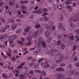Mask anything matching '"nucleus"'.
<instances>
[{"label": "nucleus", "instance_id": "obj_43", "mask_svg": "<svg viewBox=\"0 0 79 79\" xmlns=\"http://www.w3.org/2000/svg\"><path fill=\"white\" fill-rule=\"evenodd\" d=\"M19 78L20 79L24 78V77H25V76H24V75H22L21 74L19 75Z\"/></svg>", "mask_w": 79, "mask_h": 79}, {"label": "nucleus", "instance_id": "obj_6", "mask_svg": "<svg viewBox=\"0 0 79 79\" xmlns=\"http://www.w3.org/2000/svg\"><path fill=\"white\" fill-rule=\"evenodd\" d=\"M39 31H35V32H34L33 34V36L34 37H37L39 35Z\"/></svg>", "mask_w": 79, "mask_h": 79}, {"label": "nucleus", "instance_id": "obj_54", "mask_svg": "<svg viewBox=\"0 0 79 79\" xmlns=\"http://www.w3.org/2000/svg\"><path fill=\"white\" fill-rule=\"evenodd\" d=\"M17 14L18 15H20L21 14V12L20 11H18L17 12Z\"/></svg>", "mask_w": 79, "mask_h": 79}, {"label": "nucleus", "instance_id": "obj_52", "mask_svg": "<svg viewBox=\"0 0 79 79\" xmlns=\"http://www.w3.org/2000/svg\"><path fill=\"white\" fill-rule=\"evenodd\" d=\"M75 75L77 76H79V72L77 71L75 72Z\"/></svg>", "mask_w": 79, "mask_h": 79}, {"label": "nucleus", "instance_id": "obj_36", "mask_svg": "<svg viewBox=\"0 0 79 79\" xmlns=\"http://www.w3.org/2000/svg\"><path fill=\"white\" fill-rule=\"evenodd\" d=\"M61 40H59L57 41V43H56V44L58 46H59V45H61Z\"/></svg>", "mask_w": 79, "mask_h": 79}, {"label": "nucleus", "instance_id": "obj_12", "mask_svg": "<svg viewBox=\"0 0 79 79\" xmlns=\"http://www.w3.org/2000/svg\"><path fill=\"white\" fill-rule=\"evenodd\" d=\"M3 37L2 36V35H0V40H3L4 39V38H6V37H8V35L7 34H5L4 35H3Z\"/></svg>", "mask_w": 79, "mask_h": 79}, {"label": "nucleus", "instance_id": "obj_31", "mask_svg": "<svg viewBox=\"0 0 79 79\" xmlns=\"http://www.w3.org/2000/svg\"><path fill=\"white\" fill-rule=\"evenodd\" d=\"M39 30L41 32H44V28L41 27L40 28Z\"/></svg>", "mask_w": 79, "mask_h": 79}, {"label": "nucleus", "instance_id": "obj_30", "mask_svg": "<svg viewBox=\"0 0 79 79\" xmlns=\"http://www.w3.org/2000/svg\"><path fill=\"white\" fill-rule=\"evenodd\" d=\"M62 37H63L62 35L60 34L57 36V39H61L62 38Z\"/></svg>", "mask_w": 79, "mask_h": 79}, {"label": "nucleus", "instance_id": "obj_40", "mask_svg": "<svg viewBox=\"0 0 79 79\" xmlns=\"http://www.w3.org/2000/svg\"><path fill=\"white\" fill-rule=\"evenodd\" d=\"M60 65V67H63L66 66V64H65L64 63H61Z\"/></svg>", "mask_w": 79, "mask_h": 79}, {"label": "nucleus", "instance_id": "obj_41", "mask_svg": "<svg viewBox=\"0 0 79 79\" xmlns=\"http://www.w3.org/2000/svg\"><path fill=\"white\" fill-rule=\"evenodd\" d=\"M44 12H47L48 11V9L47 8H44L43 9Z\"/></svg>", "mask_w": 79, "mask_h": 79}, {"label": "nucleus", "instance_id": "obj_44", "mask_svg": "<svg viewBox=\"0 0 79 79\" xmlns=\"http://www.w3.org/2000/svg\"><path fill=\"white\" fill-rule=\"evenodd\" d=\"M52 40V37H50L49 38V39L48 40L47 42H48V43H50V42L51 40Z\"/></svg>", "mask_w": 79, "mask_h": 79}, {"label": "nucleus", "instance_id": "obj_22", "mask_svg": "<svg viewBox=\"0 0 79 79\" xmlns=\"http://www.w3.org/2000/svg\"><path fill=\"white\" fill-rule=\"evenodd\" d=\"M64 58V56L63 55V54H60V58L59 59V60L61 61V62L63 61V59Z\"/></svg>", "mask_w": 79, "mask_h": 79}, {"label": "nucleus", "instance_id": "obj_55", "mask_svg": "<svg viewBox=\"0 0 79 79\" xmlns=\"http://www.w3.org/2000/svg\"><path fill=\"white\" fill-rule=\"evenodd\" d=\"M75 66L76 67H79V62L77 63L76 64Z\"/></svg>", "mask_w": 79, "mask_h": 79}, {"label": "nucleus", "instance_id": "obj_16", "mask_svg": "<svg viewBox=\"0 0 79 79\" xmlns=\"http://www.w3.org/2000/svg\"><path fill=\"white\" fill-rule=\"evenodd\" d=\"M29 3V2L28 1H20V4H24V3Z\"/></svg>", "mask_w": 79, "mask_h": 79}, {"label": "nucleus", "instance_id": "obj_48", "mask_svg": "<svg viewBox=\"0 0 79 79\" xmlns=\"http://www.w3.org/2000/svg\"><path fill=\"white\" fill-rule=\"evenodd\" d=\"M76 48H77V47L76 46H74L73 47V51L74 52H75V50H76Z\"/></svg>", "mask_w": 79, "mask_h": 79}, {"label": "nucleus", "instance_id": "obj_62", "mask_svg": "<svg viewBox=\"0 0 79 79\" xmlns=\"http://www.w3.org/2000/svg\"><path fill=\"white\" fill-rule=\"evenodd\" d=\"M74 17L75 18H77V13H75L74 15Z\"/></svg>", "mask_w": 79, "mask_h": 79}, {"label": "nucleus", "instance_id": "obj_64", "mask_svg": "<svg viewBox=\"0 0 79 79\" xmlns=\"http://www.w3.org/2000/svg\"><path fill=\"white\" fill-rule=\"evenodd\" d=\"M46 63V64H48V59H45Z\"/></svg>", "mask_w": 79, "mask_h": 79}, {"label": "nucleus", "instance_id": "obj_37", "mask_svg": "<svg viewBox=\"0 0 79 79\" xmlns=\"http://www.w3.org/2000/svg\"><path fill=\"white\" fill-rule=\"evenodd\" d=\"M6 29H5V28H3L0 31L1 32H6Z\"/></svg>", "mask_w": 79, "mask_h": 79}, {"label": "nucleus", "instance_id": "obj_15", "mask_svg": "<svg viewBox=\"0 0 79 79\" xmlns=\"http://www.w3.org/2000/svg\"><path fill=\"white\" fill-rule=\"evenodd\" d=\"M18 26V25L17 24H14V25H12L11 26V29L12 30H15L17 27Z\"/></svg>", "mask_w": 79, "mask_h": 79}, {"label": "nucleus", "instance_id": "obj_18", "mask_svg": "<svg viewBox=\"0 0 79 79\" xmlns=\"http://www.w3.org/2000/svg\"><path fill=\"white\" fill-rule=\"evenodd\" d=\"M58 8L59 10H61L63 8V5L62 4H59L58 6Z\"/></svg>", "mask_w": 79, "mask_h": 79}, {"label": "nucleus", "instance_id": "obj_24", "mask_svg": "<svg viewBox=\"0 0 79 79\" xmlns=\"http://www.w3.org/2000/svg\"><path fill=\"white\" fill-rule=\"evenodd\" d=\"M56 68V64H54V65H52L50 67V69H55Z\"/></svg>", "mask_w": 79, "mask_h": 79}, {"label": "nucleus", "instance_id": "obj_58", "mask_svg": "<svg viewBox=\"0 0 79 79\" xmlns=\"http://www.w3.org/2000/svg\"><path fill=\"white\" fill-rule=\"evenodd\" d=\"M41 64L42 66H44L45 64V63L44 62L41 63Z\"/></svg>", "mask_w": 79, "mask_h": 79}, {"label": "nucleus", "instance_id": "obj_26", "mask_svg": "<svg viewBox=\"0 0 79 79\" xmlns=\"http://www.w3.org/2000/svg\"><path fill=\"white\" fill-rule=\"evenodd\" d=\"M75 71L73 70H72L71 71H70L69 72V74L70 75H73L74 74V72Z\"/></svg>", "mask_w": 79, "mask_h": 79}, {"label": "nucleus", "instance_id": "obj_33", "mask_svg": "<svg viewBox=\"0 0 79 79\" xmlns=\"http://www.w3.org/2000/svg\"><path fill=\"white\" fill-rule=\"evenodd\" d=\"M70 26L71 27H75L76 25H75V24H74L73 22H71L70 23Z\"/></svg>", "mask_w": 79, "mask_h": 79}, {"label": "nucleus", "instance_id": "obj_49", "mask_svg": "<svg viewBox=\"0 0 79 79\" xmlns=\"http://www.w3.org/2000/svg\"><path fill=\"white\" fill-rule=\"evenodd\" d=\"M34 71L35 73H40V71L39 70H34Z\"/></svg>", "mask_w": 79, "mask_h": 79}, {"label": "nucleus", "instance_id": "obj_10", "mask_svg": "<svg viewBox=\"0 0 79 79\" xmlns=\"http://www.w3.org/2000/svg\"><path fill=\"white\" fill-rule=\"evenodd\" d=\"M71 3H72V1L71 0H67L65 2V4L66 5H70Z\"/></svg>", "mask_w": 79, "mask_h": 79}, {"label": "nucleus", "instance_id": "obj_23", "mask_svg": "<svg viewBox=\"0 0 79 79\" xmlns=\"http://www.w3.org/2000/svg\"><path fill=\"white\" fill-rule=\"evenodd\" d=\"M61 48L62 50H64L65 48V44L63 43H61Z\"/></svg>", "mask_w": 79, "mask_h": 79}, {"label": "nucleus", "instance_id": "obj_32", "mask_svg": "<svg viewBox=\"0 0 79 79\" xmlns=\"http://www.w3.org/2000/svg\"><path fill=\"white\" fill-rule=\"evenodd\" d=\"M74 18L72 17L69 18L68 20V23H71V21H72L73 20H74Z\"/></svg>", "mask_w": 79, "mask_h": 79}, {"label": "nucleus", "instance_id": "obj_50", "mask_svg": "<svg viewBox=\"0 0 79 79\" xmlns=\"http://www.w3.org/2000/svg\"><path fill=\"white\" fill-rule=\"evenodd\" d=\"M15 61H16V58L14 57H12L11 61L12 62H14Z\"/></svg>", "mask_w": 79, "mask_h": 79}, {"label": "nucleus", "instance_id": "obj_35", "mask_svg": "<svg viewBox=\"0 0 79 79\" xmlns=\"http://www.w3.org/2000/svg\"><path fill=\"white\" fill-rule=\"evenodd\" d=\"M23 66L22 65H20L19 66H18L17 68L18 70H21L22 69H23Z\"/></svg>", "mask_w": 79, "mask_h": 79}, {"label": "nucleus", "instance_id": "obj_5", "mask_svg": "<svg viewBox=\"0 0 79 79\" xmlns=\"http://www.w3.org/2000/svg\"><path fill=\"white\" fill-rule=\"evenodd\" d=\"M65 8L69 11H71L73 10V7L71 6H66Z\"/></svg>", "mask_w": 79, "mask_h": 79}, {"label": "nucleus", "instance_id": "obj_1", "mask_svg": "<svg viewBox=\"0 0 79 79\" xmlns=\"http://www.w3.org/2000/svg\"><path fill=\"white\" fill-rule=\"evenodd\" d=\"M53 25V23L52 21H49L48 23L45 25V29L47 31H55L56 29V27Z\"/></svg>", "mask_w": 79, "mask_h": 79}, {"label": "nucleus", "instance_id": "obj_9", "mask_svg": "<svg viewBox=\"0 0 79 79\" xmlns=\"http://www.w3.org/2000/svg\"><path fill=\"white\" fill-rule=\"evenodd\" d=\"M69 38L71 40H74V37L73 36V34L70 33L69 35Z\"/></svg>", "mask_w": 79, "mask_h": 79}, {"label": "nucleus", "instance_id": "obj_28", "mask_svg": "<svg viewBox=\"0 0 79 79\" xmlns=\"http://www.w3.org/2000/svg\"><path fill=\"white\" fill-rule=\"evenodd\" d=\"M9 5L10 6H13L15 5V2L14 1H10L9 2Z\"/></svg>", "mask_w": 79, "mask_h": 79}, {"label": "nucleus", "instance_id": "obj_7", "mask_svg": "<svg viewBox=\"0 0 79 79\" xmlns=\"http://www.w3.org/2000/svg\"><path fill=\"white\" fill-rule=\"evenodd\" d=\"M64 77V74H60L56 77V79H62Z\"/></svg>", "mask_w": 79, "mask_h": 79}, {"label": "nucleus", "instance_id": "obj_25", "mask_svg": "<svg viewBox=\"0 0 79 79\" xmlns=\"http://www.w3.org/2000/svg\"><path fill=\"white\" fill-rule=\"evenodd\" d=\"M18 17L20 18H23V19H25L26 18V16L24 15H19L18 16Z\"/></svg>", "mask_w": 79, "mask_h": 79}, {"label": "nucleus", "instance_id": "obj_46", "mask_svg": "<svg viewBox=\"0 0 79 79\" xmlns=\"http://www.w3.org/2000/svg\"><path fill=\"white\" fill-rule=\"evenodd\" d=\"M44 60V58H40V59L38 61V63H41V61H43V60Z\"/></svg>", "mask_w": 79, "mask_h": 79}, {"label": "nucleus", "instance_id": "obj_4", "mask_svg": "<svg viewBox=\"0 0 79 79\" xmlns=\"http://www.w3.org/2000/svg\"><path fill=\"white\" fill-rule=\"evenodd\" d=\"M33 23H34V24H36L35 26V27L36 28V29H39V28H40V24L37 22L36 21H35L33 22Z\"/></svg>", "mask_w": 79, "mask_h": 79}, {"label": "nucleus", "instance_id": "obj_53", "mask_svg": "<svg viewBox=\"0 0 79 79\" xmlns=\"http://www.w3.org/2000/svg\"><path fill=\"white\" fill-rule=\"evenodd\" d=\"M9 27H10V25H7L5 27H4V28H5V29H9Z\"/></svg>", "mask_w": 79, "mask_h": 79}, {"label": "nucleus", "instance_id": "obj_39", "mask_svg": "<svg viewBox=\"0 0 79 79\" xmlns=\"http://www.w3.org/2000/svg\"><path fill=\"white\" fill-rule=\"evenodd\" d=\"M19 6H20V5L18 3L16 4L15 5V8H19Z\"/></svg>", "mask_w": 79, "mask_h": 79}, {"label": "nucleus", "instance_id": "obj_38", "mask_svg": "<svg viewBox=\"0 0 79 79\" xmlns=\"http://www.w3.org/2000/svg\"><path fill=\"white\" fill-rule=\"evenodd\" d=\"M38 14H42L43 13L42 11L40 9H38Z\"/></svg>", "mask_w": 79, "mask_h": 79}, {"label": "nucleus", "instance_id": "obj_2", "mask_svg": "<svg viewBox=\"0 0 79 79\" xmlns=\"http://www.w3.org/2000/svg\"><path fill=\"white\" fill-rule=\"evenodd\" d=\"M18 37L17 35H14L12 36H10L9 38V42L10 43V47L11 48H13V47L15 46V44L13 43V41L12 40H15Z\"/></svg>", "mask_w": 79, "mask_h": 79}, {"label": "nucleus", "instance_id": "obj_57", "mask_svg": "<svg viewBox=\"0 0 79 79\" xmlns=\"http://www.w3.org/2000/svg\"><path fill=\"white\" fill-rule=\"evenodd\" d=\"M21 32V30H18L17 31H16V33H19Z\"/></svg>", "mask_w": 79, "mask_h": 79}, {"label": "nucleus", "instance_id": "obj_20", "mask_svg": "<svg viewBox=\"0 0 79 79\" xmlns=\"http://www.w3.org/2000/svg\"><path fill=\"white\" fill-rule=\"evenodd\" d=\"M27 8V7L24 5H22L21 7V9L22 10H26Z\"/></svg>", "mask_w": 79, "mask_h": 79}, {"label": "nucleus", "instance_id": "obj_14", "mask_svg": "<svg viewBox=\"0 0 79 79\" xmlns=\"http://www.w3.org/2000/svg\"><path fill=\"white\" fill-rule=\"evenodd\" d=\"M43 40V37H40L39 38V40L38 42L39 45H40V44H42V43L44 41H42Z\"/></svg>", "mask_w": 79, "mask_h": 79}, {"label": "nucleus", "instance_id": "obj_34", "mask_svg": "<svg viewBox=\"0 0 79 79\" xmlns=\"http://www.w3.org/2000/svg\"><path fill=\"white\" fill-rule=\"evenodd\" d=\"M50 66V64H48L45 66H44L43 68L44 69H47V68H48Z\"/></svg>", "mask_w": 79, "mask_h": 79}, {"label": "nucleus", "instance_id": "obj_51", "mask_svg": "<svg viewBox=\"0 0 79 79\" xmlns=\"http://www.w3.org/2000/svg\"><path fill=\"white\" fill-rule=\"evenodd\" d=\"M27 40L28 41H31V40H32V37L31 36L28 37L27 39Z\"/></svg>", "mask_w": 79, "mask_h": 79}, {"label": "nucleus", "instance_id": "obj_42", "mask_svg": "<svg viewBox=\"0 0 79 79\" xmlns=\"http://www.w3.org/2000/svg\"><path fill=\"white\" fill-rule=\"evenodd\" d=\"M31 45V42L29 41L26 44V45L27 46H30Z\"/></svg>", "mask_w": 79, "mask_h": 79}, {"label": "nucleus", "instance_id": "obj_47", "mask_svg": "<svg viewBox=\"0 0 79 79\" xmlns=\"http://www.w3.org/2000/svg\"><path fill=\"white\" fill-rule=\"evenodd\" d=\"M75 32L76 33V34H79V29L76 30L75 31Z\"/></svg>", "mask_w": 79, "mask_h": 79}, {"label": "nucleus", "instance_id": "obj_29", "mask_svg": "<svg viewBox=\"0 0 79 79\" xmlns=\"http://www.w3.org/2000/svg\"><path fill=\"white\" fill-rule=\"evenodd\" d=\"M2 78L4 79H7V78H8V77L7 76L6 74L3 73L2 74Z\"/></svg>", "mask_w": 79, "mask_h": 79}, {"label": "nucleus", "instance_id": "obj_60", "mask_svg": "<svg viewBox=\"0 0 79 79\" xmlns=\"http://www.w3.org/2000/svg\"><path fill=\"white\" fill-rule=\"evenodd\" d=\"M68 46L69 47L70 46V45H71V42H70V41L68 42Z\"/></svg>", "mask_w": 79, "mask_h": 79}, {"label": "nucleus", "instance_id": "obj_45", "mask_svg": "<svg viewBox=\"0 0 79 79\" xmlns=\"http://www.w3.org/2000/svg\"><path fill=\"white\" fill-rule=\"evenodd\" d=\"M29 18L30 19H32L34 18V15L32 14L29 16Z\"/></svg>", "mask_w": 79, "mask_h": 79}, {"label": "nucleus", "instance_id": "obj_17", "mask_svg": "<svg viewBox=\"0 0 79 79\" xmlns=\"http://www.w3.org/2000/svg\"><path fill=\"white\" fill-rule=\"evenodd\" d=\"M42 46L43 48H46L47 47V44L45 43V41H43L42 42Z\"/></svg>", "mask_w": 79, "mask_h": 79}, {"label": "nucleus", "instance_id": "obj_27", "mask_svg": "<svg viewBox=\"0 0 79 79\" xmlns=\"http://www.w3.org/2000/svg\"><path fill=\"white\" fill-rule=\"evenodd\" d=\"M52 45L53 46H55L56 45V41L55 40H53L52 42Z\"/></svg>", "mask_w": 79, "mask_h": 79}, {"label": "nucleus", "instance_id": "obj_21", "mask_svg": "<svg viewBox=\"0 0 79 79\" xmlns=\"http://www.w3.org/2000/svg\"><path fill=\"white\" fill-rule=\"evenodd\" d=\"M50 34V33L48 31H47L45 32V35L46 36V37H48Z\"/></svg>", "mask_w": 79, "mask_h": 79}, {"label": "nucleus", "instance_id": "obj_13", "mask_svg": "<svg viewBox=\"0 0 79 79\" xmlns=\"http://www.w3.org/2000/svg\"><path fill=\"white\" fill-rule=\"evenodd\" d=\"M56 71H64V69L62 67H59L56 69Z\"/></svg>", "mask_w": 79, "mask_h": 79}, {"label": "nucleus", "instance_id": "obj_8", "mask_svg": "<svg viewBox=\"0 0 79 79\" xmlns=\"http://www.w3.org/2000/svg\"><path fill=\"white\" fill-rule=\"evenodd\" d=\"M31 29V26H27L25 29L24 31L25 32H28L29 31V30Z\"/></svg>", "mask_w": 79, "mask_h": 79}, {"label": "nucleus", "instance_id": "obj_61", "mask_svg": "<svg viewBox=\"0 0 79 79\" xmlns=\"http://www.w3.org/2000/svg\"><path fill=\"white\" fill-rule=\"evenodd\" d=\"M4 4V2H1L0 3V6H2Z\"/></svg>", "mask_w": 79, "mask_h": 79}, {"label": "nucleus", "instance_id": "obj_3", "mask_svg": "<svg viewBox=\"0 0 79 79\" xmlns=\"http://www.w3.org/2000/svg\"><path fill=\"white\" fill-rule=\"evenodd\" d=\"M53 52H58V50L55 49H52L51 51L46 52V55L55 56V53Z\"/></svg>", "mask_w": 79, "mask_h": 79}, {"label": "nucleus", "instance_id": "obj_59", "mask_svg": "<svg viewBox=\"0 0 79 79\" xmlns=\"http://www.w3.org/2000/svg\"><path fill=\"white\" fill-rule=\"evenodd\" d=\"M13 53L14 54H16V53H18V51H17V50H14V51Z\"/></svg>", "mask_w": 79, "mask_h": 79}, {"label": "nucleus", "instance_id": "obj_19", "mask_svg": "<svg viewBox=\"0 0 79 79\" xmlns=\"http://www.w3.org/2000/svg\"><path fill=\"white\" fill-rule=\"evenodd\" d=\"M62 27H63V23H60L58 24V28L61 30L62 29Z\"/></svg>", "mask_w": 79, "mask_h": 79}, {"label": "nucleus", "instance_id": "obj_11", "mask_svg": "<svg viewBox=\"0 0 79 79\" xmlns=\"http://www.w3.org/2000/svg\"><path fill=\"white\" fill-rule=\"evenodd\" d=\"M60 21H63L64 20V18H63V15L60 14L59 15V17Z\"/></svg>", "mask_w": 79, "mask_h": 79}, {"label": "nucleus", "instance_id": "obj_56", "mask_svg": "<svg viewBox=\"0 0 79 79\" xmlns=\"http://www.w3.org/2000/svg\"><path fill=\"white\" fill-rule=\"evenodd\" d=\"M11 22L12 24H14L15 23V20L14 19H12L11 20Z\"/></svg>", "mask_w": 79, "mask_h": 79}, {"label": "nucleus", "instance_id": "obj_63", "mask_svg": "<svg viewBox=\"0 0 79 79\" xmlns=\"http://www.w3.org/2000/svg\"><path fill=\"white\" fill-rule=\"evenodd\" d=\"M56 63H60V62H61L60 60L59 59H58L57 60H56Z\"/></svg>", "mask_w": 79, "mask_h": 79}]
</instances>
